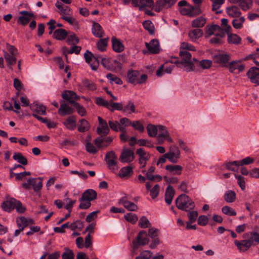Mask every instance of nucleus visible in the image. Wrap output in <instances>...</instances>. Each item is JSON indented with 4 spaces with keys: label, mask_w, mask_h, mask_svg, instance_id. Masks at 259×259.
<instances>
[{
    "label": "nucleus",
    "mask_w": 259,
    "mask_h": 259,
    "mask_svg": "<svg viewBox=\"0 0 259 259\" xmlns=\"http://www.w3.org/2000/svg\"><path fill=\"white\" fill-rule=\"evenodd\" d=\"M203 34V31L199 29H195L191 30L188 33L190 39L193 41H195L199 38L201 37Z\"/></svg>",
    "instance_id": "obj_28"
},
{
    "label": "nucleus",
    "mask_w": 259,
    "mask_h": 259,
    "mask_svg": "<svg viewBox=\"0 0 259 259\" xmlns=\"http://www.w3.org/2000/svg\"><path fill=\"white\" fill-rule=\"evenodd\" d=\"M181 60H176L174 63L178 65L182 64L187 72L193 71L194 65L191 61V54L187 50L181 51L179 53Z\"/></svg>",
    "instance_id": "obj_2"
},
{
    "label": "nucleus",
    "mask_w": 259,
    "mask_h": 259,
    "mask_svg": "<svg viewBox=\"0 0 259 259\" xmlns=\"http://www.w3.org/2000/svg\"><path fill=\"white\" fill-rule=\"evenodd\" d=\"M133 173V168L131 166H126L121 168L119 172V176L122 178L128 177Z\"/></svg>",
    "instance_id": "obj_34"
},
{
    "label": "nucleus",
    "mask_w": 259,
    "mask_h": 259,
    "mask_svg": "<svg viewBox=\"0 0 259 259\" xmlns=\"http://www.w3.org/2000/svg\"><path fill=\"white\" fill-rule=\"evenodd\" d=\"M32 179H35V181H32L33 190L36 193L39 192L42 187V179L38 178H32Z\"/></svg>",
    "instance_id": "obj_35"
},
{
    "label": "nucleus",
    "mask_w": 259,
    "mask_h": 259,
    "mask_svg": "<svg viewBox=\"0 0 259 259\" xmlns=\"http://www.w3.org/2000/svg\"><path fill=\"white\" fill-rule=\"evenodd\" d=\"M165 169L173 175H180L183 167L179 165H167L165 166Z\"/></svg>",
    "instance_id": "obj_32"
},
{
    "label": "nucleus",
    "mask_w": 259,
    "mask_h": 259,
    "mask_svg": "<svg viewBox=\"0 0 259 259\" xmlns=\"http://www.w3.org/2000/svg\"><path fill=\"white\" fill-rule=\"evenodd\" d=\"M249 242H247L245 240L241 241H238L237 240L234 241V244L237 246L238 249L240 252H245L248 250L251 247L249 244Z\"/></svg>",
    "instance_id": "obj_23"
},
{
    "label": "nucleus",
    "mask_w": 259,
    "mask_h": 259,
    "mask_svg": "<svg viewBox=\"0 0 259 259\" xmlns=\"http://www.w3.org/2000/svg\"><path fill=\"white\" fill-rule=\"evenodd\" d=\"M149 242L148 234L147 232L142 230L141 231L137 236L136 239L133 241V248L137 249L140 246H144Z\"/></svg>",
    "instance_id": "obj_4"
},
{
    "label": "nucleus",
    "mask_w": 259,
    "mask_h": 259,
    "mask_svg": "<svg viewBox=\"0 0 259 259\" xmlns=\"http://www.w3.org/2000/svg\"><path fill=\"white\" fill-rule=\"evenodd\" d=\"M154 5L153 0H141L140 2L139 9L142 10L145 7H151Z\"/></svg>",
    "instance_id": "obj_57"
},
{
    "label": "nucleus",
    "mask_w": 259,
    "mask_h": 259,
    "mask_svg": "<svg viewBox=\"0 0 259 259\" xmlns=\"http://www.w3.org/2000/svg\"><path fill=\"white\" fill-rule=\"evenodd\" d=\"M78 201L80 202V204L78 206V208L80 209H88L91 205V201L87 200H81V197L79 198Z\"/></svg>",
    "instance_id": "obj_59"
},
{
    "label": "nucleus",
    "mask_w": 259,
    "mask_h": 259,
    "mask_svg": "<svg viewBox=\"0 0 259 259\" xmlns=\"http://www.w3.org/2000/svg\"><path fill=\"white\" fill-rule=\"evenodd\" d=\"M63 124L69 130H74L76 127V121L74 116L68 117L64 122Z\"/></svg>",
    "instance_id": "obj_29"
},
{
    "label": "nucleus",
    "mask_w": 259,
    "mask_h": 259,
    "mask_svg": "<svg viewBox=\"0 0 259 259\" xmlns=\"http://www.w3.org/2000/svg\"><path fill=\"white\" fill-rule=\"evenodd\" d=\"M13 158L22 165H26L27 164L28 161L27 158L20 153H15Z\"/></svg>",
    "instance_id": "obj_39"
},
{
    "label": "nucleus",
    "mask_w": 259,
    "mask_h": 259,
    "mask_svg": "<svg viewBox=\"0 0 259 259\" xmlns=\"http://www.w3.org/2000/svg\"><path fill=\"white\" fill-rule=\"evenodd\" d=\"M122 111L124 112H128L130 113H135V106L133 102L131 101H128L126 105L123 106Z\"/></svg>",
    "instance_id": "obj_46"
},
{
    "label": "nucleus",
    "mask_w": 259,
    "mask_h": 259,
    "mask_svg": "<svg viewBox=\"0 0 259 259\" xmlns=\"http://www.w3.org/2000/svg\"><path fill=\"white\" fill-rule=\"evenodd\" d=\"M226 12L229 16L233 18H237L240 17L241 12L239 9L235 6L227 8Z\"/></svg>",
    "instance_id": "obj_26"
},
{
    "label": "nucleus",
    "mask_w": 259,
    "mask_h": 259,
    "mask_svg": "<svg viewBox=\"0 0 259 259\" xmlns=\"http://www.w3.org/2000/svg\"><path fill=\"white\" fill-rule=\"evenodd\" d=\"M16 201V199L13 198H11L9 200L3 202L2 203V207L5 211L10 212L15 209V207H16L15 203Z\"/></svg>",
    "instance_id": "obj_19"
},
{
    "label": "nucleus",
    "mask_w": 259,
    "mask_h": 259,
    "mask_svg": "<svg viewBox=\"0 0 259 259\" xmlns=\"http://www.w3.org/2000/svg\"><path fill=\"white\" fill-rule=\"evenodd\" d=\"M119 203L122 204L128 211H135L138 209V206L134 203L127 201L125 197L119 199Z\"/></svg>",
    "instance_id": "obj_21"
},
{
    "label": "nucleus",
    "mask_w": 259,
    "mask_h": 259,
    "mask_svg": "<svg viewBox=\"0 0 259 259\" xmlns=\"http://www.w3.org/2000/svg\"><path fill=\"white\" fill-rule=\"evenodd\" d=\"M99 126L97 128V132L98 134L106 136L109 132L110 128L108 125L107 122L103 119L101 117H98Z\"/></svg>",
    "instance_id": "obj_7"
},
{
    "label": "nucleus",
    "mask_w": 259,
    "mask_h": 259,
    "mask_svg": "<svg viewBox=\"0 0 259 259\" xmlns=\"http://www.w3.org/2000/svg\"><path fill=\"white\" fill-rule=\"evenodd\" d=\"M180 12L184 15H188L190 17H193L194 15H198L201 13L199 8L197 6L193 7L188 5L187 8H180Z\"/></svg>",
    "instance_id": "obj_9"
},
{
    "label": "nucleus",
    "mask_w": 259,
    "mask_h": 259,
    "mask_svg": "<svg viewBox=\"0 0 259 259\" xmlns=\"http://www.w3.org/2000/svg\"><path fill=\"white\" fill-rule=\"evenodd\" d=\"M67 36V31L61 28L55 30L53 34V37L57 40H64Z\"/></svg>",
    "instance_id": "obj_30"
},
{
    "label": "nucleus",
    "mask_w": 259,
    "mask_h": 259,
    "mask_svg": "<svg viewBox=\"0 0 259 259\" xmlns=\"http://www.w3.org/2000/svg\"><path fill=\"white\" fill-rule=\"evenodd\" d=\"M85 148L87 151L91 154H95L98 152L97 148L90 142L86 144Z\"/></svg>",
    "instance_id": "obj_64"
},
{
    "label": "nucleus",
    "mask_w": 259,
    "mask_h": 259,
    "mask_svg": "<svg viewBox=\"0 0 259 259\" xmlns=\"http://www.w3.org/2000/svg\"><path fill=\"white\" fill-rule=\"evenodd\" d=\"M164 156L172 163H177L180 157V151L176 146H171L168 152L164 154Z\"/></svg>",
    "instance_id": "obj_5"
},
{
    "label": "nucleus",
    "mask_w": 259,
    "mask_h": 259,
    "mask_svg": "<svg viewBox=\"0 0 259 259\" xmlns=\"http://www.w3.org/2000/svg\"><path fill=\"white\" fill-rule=\"evenodd\" d=\"M147 131L149 137H155L157 135L158 129L155 125L149 124L147 126Z\"/></svg>",
    "instance_id": "obj_48"
},
{
    "label": "nucleus",
    "mask_w": 259,
    "mask_h": 259,
    "mask_svg": "<svg viewBox=\"0 0 259 259\" xmlns=\"http://www.w3.org/2000/svg\"><path fill=\"white\" fill-rule=\"evenodd\" d=\"M128 81L133 84H143L146 82L148 76L146 74H140L137 70H130L127 73Z\"/></svg>",
    "instance_id": "obj_3"
},
{
    "label": "nucleus",
    "mask_w": 259,
    "mask_h": 259,
    "mask_svg": "<svg viewBox=\"0 0 259 259\" xmlns=\"http://www.w3.org/2000/svg\"><path fill=\"white\" fill-rule=\"evenodd\" d=\"M175 195V191L170 185H168L166 189L165 193V201L168 204H171L173 197Z\"/></svg>",
    "instance_id": "obj_27"
},
{
    "label": "nucleus",
    "mask_w": 259,
    "mask_h": 259,
    "mask_svg": "<svg viewBox=\"0 0 259 259\" xmlns=\"http://www.w3.org/2000/svg\"><path fill=\"white\" fill-rule=\"evenodd\" d=\"M15 56V55H11L8 53H6L4 55L5 58L7 63V66L12 70L13 68L11 66L16 63L17 59Z\"/></svg>",
    "instance_id": "obj_36"
},
{
    "label": "nucleus",
    "mask_w": 259,
    "mask_h": 259,
    "mask_svg": "<svg viewBox=\"0 0 259 259\" xmlns=\"http://www.w3.org/2000/svg\"><path fill=\"white\" fill-rule=\"evenodd\" d=\"M124 218L127 221L132 224H135L138 219L136 214L131 212L125 214Z\"/></svg>",
    "instance_id": "obj_55"
},
{
    "label": "nucleus",
    "mask_w": 259,
    "mask_h": 259,
    "mask_svg": "<svg viewBox=\"0 0 259 259\" xmlns=\"http://www.w3.org/2000/svg\"><path fill=\"white\" fill-rule=\"evenodd\" d=\"M136 154L139 156V162L142 167L146 166L147 161L149 159L150 155L149 153L146 152L142 148L138 149L136 150Z\"/></svg>",
    "instance_id": "obj_10"
},
{
    "label": "nucleus",
    "mask_w": 259,
    "mask_h": 259,
    "mask_svg": "<svg viewBox=\"0 0 259 259\" xmlns=\"http://www.w3.org/2000/svg\"><path fill=\"white\" fill-rule=\"evenodd\" d=\"M80 124L78 127V131L79 132L88 131L90 127V124L85 119H82L79 121Z\"/></svg>",
    "instance_id": "obj_43"
},
{
    "label": "nucleus",
    "mask_w": 259,
    "mask_h": 259,
    "mask_svg": "<svg viewBox=\"0 0 259 259\" xmlns=\"http://www.w3.org/2000/svg\"><path fill=\"white\" fill-rule=\"evenodd\" d=\"M144 28L148 30L150 34L154 33V25L150 21H145L143 22Z\"/></svg>",
    "instance_id": "obj_58"
},
{
    "label": "nucleus",
    "mask_w": 259,
    "mask_h": 259,
    "mask_svg": "<svg viewBox=\"0 0 259 259\" xmlns=\"http://www.w3.org/2000/svg\"><path fill=\"white\" fill-rule=\"evenodd\" d=\"M65 228H69V223L67 222L61 225L60 227H55L54 228V231L55 233H64L65 232Z\"/></svg>",
    "instance_id": "obj_62"
},
{
    "label": "nucleus",
    "mask_w": 259,
    "mask_h": 259,
    "mask_svg": "<svg viewBox=\"0 0 259 259\" xmlns=\"http://www.w3.org/2000/svg\"><path fill=\"white\" fill-rule=\"evenodd\" d=\"M193 60L197 62L198 65L204 69L209 68L212 64V61L207 59L197 61L196 59L194 58Z\"/></svg>",
    "instance_id": "obj_44"
},
{
    "label": "nucleus",
    "mask_w": 259,
    "mask_h": 259,
    "mask_svg": "<svg viewBox=\"0 0 259 259\" xmlns=\"http://www.w3.org/2000/svg\"><path fill=\"white\" fill-rule=\"evenodd\" d=\"M222 211L224 213L228 215L234 216L236 215V212L235 210L228 206L223 207Z\"/></svg>",
    "instance_id": "obj_60"
},
{
    "label": "nucleus",
    "mask_w": 259,
    "mask_h": 259,
    "mask_svg": "<svg viewBox=\"0 0 259 259\" xmlns=\"http://www.w3.org/2000/svg\"><path fill=\"white\" fill-rule=\"evenodd\" d=\"M230 56L227 54H219L214 57L215 62L219 63L223 66H226V63L230 60Z\"/></svg>",
    "instance_id": "obj_24"
},
{
    "label": "nucleus",
    "mask_w": 259,
    "mask_h": 259,
    "mask_svg": "<svg viewBox=\"0 0 259 259\" xmlns=\"http://www.w3.org/2000/svg\"><path fill=\"white\" fill-rule=\"evenodd\" d=\"M108 39V38L100 39V40L97 43V47L99 51L104 52L106 50V48L107 46Z\"/></svg>",
    "instance_id": "obj_49"
},
{
    "label": "nucleus",
    "mask_w": 259,
    "mask_h": 259,
    "mask_svg": "<svg viewBox=\"0 0 259 259\" xmlns=\"http://www.w3.org/2000/svg\"><path fill=\"white\" fill-rule=\"evenodd\" d=\"M244 237L248 238L247 239H245L247 242H249L250 246L253 245V242H255L259 243V234L256 232H250L245 233L244 235Z\"/></svg>",
    "instance_id": "obj_17"
},
{
    "label": "nucleus",
    "mask_w": 259,
    "mask_h": 259,
    "mask_svg": "<svg viewBox=\"0 0 259 259\" xmlns=\"http://www.w3.org/2000/svg\"><path fill=\"white\" fill-rule=\"evenodd\" d=\"M212 2V10L216 14L222 13V11H219L221 6L225 3V0H210Z\"/></svg>",
    "instance_id": "obj_37"
},
{
    "label": "nucleus",
    "mask_w": 259,
    "mask_h": 259,
    "mask_svg": "<svg viewBox=\"0 0 259 259\" xmlns=\"http://www.w3.org/2000/svg\"><path fill=\"white\" fill-rule=\"evenodd\" d=\"M239 5L243 11L248 10L251 5V0H239Z\"/></svg>",
    "instance_id": "obj_50"
},
{
    "label": "nucleus",
    "mask_w": 259,
    "mask_h": 259,
    "mask_svg": "<svg viewBox=\"0 0 259 259\" xmlns=\"http://www.w3.org/2000/svg\"><path fill=\"white\" fill-rule=\"evenodd\" d=\"M106 77L110 80L111 83L114 82L117 84H122V81L121 79L117 77L114 74L108 73L106 75Z\"/></svg>",
    "instance_id": "obj_53"
},
{
    "label": "nucleus",
    "mask_w": 259,
    "mask_h": 259,
    "mask_svg": "<svg viewBox=\"0 0 259 259\" xmlns=\"http://www.w3.org/2000/svg\"><path fill=\"white\" fill-rule=\"evenodd\" d=\"M62 97L64 100L67 101L73 106L74 104L77 103V102H75V101L79 99V97L75 93L71 91L67 90L63 92L62 94Z\"/></svg>",
    "instance_id": "obj_11"
},
{
    "label": "nucleus",
    "mask_w": 259,
    "mask_h": 259,
    "mask_svg": "<svg viewBox=\"0 0 259 259\" xmlns=\"http://www.w3.org/2000/svg\"><path fill=\"white\" fill-rule=\"evenodd\" d=\"M22 16L18 18L17 22L22 25H25L29 22L30 18L34 16L33 14L30 13L26 11H22L20 12Z\"/></svg>",
    "instance_id": "obj_14"
},
{
    "label": "nucleus",
    "mask_w": 259,
    "mask_h": 259,
    "mask_svg": "<svg viewBox=\"0 0 259 259\" xmlns=\"http://www.w3.org/2000/svg\"><path fill=\"white\" fill-rule=\"evenodd\" d=\"M241 38L236 34L229 33L228 35V42L229 44H239Z\"/></svg>",
    "instance_id": "obj_42"
},
{
    "label": "nucleus",
    "mask_w": 259,
    "mask_h": 259,
    "mask_svg": "<svg viewBox=\"0 0 259 259\" xmlns=\"http://www.w3.org/2000/svg\"><path fill=\"white\" fill-rule=\"evenodd\" d=\"M97 193L93 189L86 190L82 194L81 197V200H87L88 201H93L97 198Z\"/></svg>",
    "instance_id": "obj_20"
},
{
    "label": "nucleus",
    "mask_w": 259,
    "mask_h": 259,
    "mask_svg": "<svg viewBox=\"0 0 259 259\" xmlns=\"http://www.w3.org/2000/svg\"><path fill=\"white\" fill-rule=\"evenodd\" d=\"M92 32L93 34L97 37H102L104 35V30L102 26L97 22H93Z\"/></svg>",
    "instance_id": "obj_22"
},
{
    "label": "nucleus",
    "mask_w": 259,
    "mask_h": 259,
    "mask_svg": "<svg viewBox=\"0 0 259 259\" xmlns=\"http://www.w3.org/2000/svg\"><path fill=\"white\" fill-rule=\"evenodd\" d=\"M74 256L73 251L68 248H65V252L61 255L62 259H73Z\"/></svg>",
    "instance_id": "obj_61"
},
{
    "label": "nucleus",
    "mask_w": 259,
    "mask_h": 259,
    "mask_svg": "<svg viewBox=\"0 0 259 259\" xmlns=\"http://www.w3.org/2000/svg\"><path fill=\"white\" fill-rule=\"evenodd\" d=\"M150 223L149 220L147 219L146 217H142L141 218L139 221V225L142 228H146L148 227Z\"/></svg>",
    "instance_id": "obj_63"
},
{
    "label": "nucleus",
    "mask_w": 259,
    "mask_h": 259,
    "mask_svg": "<svg viewBox=\"0 0 259 259\" xmlns=\"http://www.w3.org/2000/svg\"><path fill=\"white\" fill-rule=\"evenodd\" d=\"M176 0H159L156 2L155 10L160 11L163 8H168L172 6Z\"/></svg>",
    "instance_id": "obj_13"
},
{
    "label": "nucleus",
    "mask_w": 259,
    "mask_h": 259,
    "mask_svg": "<svg viewBox=\"0 0 259 259\" xmlns=\"http://www.w3.org/2000/svg\"><path fill=\"white\" fill-rule=\"evenodd\" d=\"M74 112V109L69 107L66 103L61 104L58 111V114L61 116H65L67 115L72 114Z\"/></svg>",
    "instance_id": "obj_16"
},
{
    "label": "nucleus",
    "mask_w": 259,
    "mask_h": 259,
    "mask_svg": "<svg viewBox=\"0 0 259 259\" xmlns=\"http://www.w3.org/2000/svg\"><path fill=\"white\" fill-rule=\"evenodd\" d=\"M229 69L232 73H239L244 69V66L240 64V61H234L228 65Z\"/></svg>",
    "instance_id": "obj_15"
},
{
    "label": "nucleus",
    "mask_w": 259,
    "mask_h": 259,
    "mask_svg": "<svg viewBox=\"0 0 259 259\" xmlns=\"http://www.w3.org/2000/svg\"><path fill=\"white\" fill-rule=\"evenodd\" d=\"M112 45L113 50L116 52H121L124 50L122 44L115 37L112 38Z\"/></svg>",
    "instance_id": "obj_33"
},
{
    "label": "nucleus",
    "mask_w": 259,
    "mask_h": 259,
    "mask_svg": "<svg viewBox=\"0 0 259 259\" xmlns=\"http://www.w3.org/2000/svg\"><path fill=\"white\" fill-rule=\"evenodd\" d=\"M108 165V167L113 172H115L118 169L117 159L105 160Z\"/></svg>",
    "instance_id": "obj_41"
},
{
    "label": "nucleus",
    "mask_w": 259,
    "mask_h": 259,
    "mask_svg": "<svg viewBox=\"0 0 259 259\" xmlns=\"http://www.w3.org/2000/svg\"><path fill=\"white\" fill-rule=\"evenodd\" d=\"M113 141L111 137H106L103 135L98 137L94 140V143L99 149H103L107 147Z\"/></svg>",
    "instance_id": "obj_6"
},
{
    "label": "nucleus",
    "mask_w": 259,
    "mask_h": 259,
    "mask_svg": "<svg viewBox=\"0 0 259 259\" xmlns=\"http://www.w3.org/2000/svg\"><path fill=\"white\" fill-rule=\"evenodd\" d=\"M206 22V18L202 16H200L192 21L191 26L194 28H201L204 26Z\"/></svg>",
    "instance_id": "obj_31"
},
{
    "label": "nucleus",
    "mask_w": 259,
    "mask_h": 259,
    "mask_svg": "<svg viewBox=\"0 0 259 259\" xmlns=\"http://www.w3.org/2000/svg\"><path fill=\"white\" fill-rule=\"evenodd\" d=\"M33 222L32 220L30 219L28 220L24 217H21L17 220V226L22 227L23 228V230L29 224H33Z\"/></svg>",
    "instance_id": "obj_38"
},
{
    "label": "nucleus",
    "mask_w": 259,
    "mask_h": 259,
    "mask_svg": "<svg viewBox=\"0 0 259 259\" xmlns=\"http://www.w3.org/2000/svg\"><path fill=\"white\" fill-rule=\"evenodd\" d=\"M82 84L89 90L95 91L96 90L97 87L95 83L87 79H85L82 80Z\"/></svg>",
    "instance_id": "obj_52"
},
{
    "label": "nucleus",
    "mask_w": 259,
    "mask_h": 259,
    "mask_svg": "<svg viewBox=\"0 0 259 259\" xmlns=\"http://www.w3.org/2000/svg\"><path fill=\"white\" fill-rule=\"evenodd\" d=\"M247 75L250 81L256 85H259V68L252 67L247 72Z\"/></svg>",
    "instance_id": "obj_12"
},
{
    "label": "nucleus",
    "mask_w": 259,
    "mask_h": 259,
    "mask_svg": "<svg viewBox=\"0 0 259 259\" xmlns=\"http://www.w3.org/2000/svg\"><path fill=\"white\" fill-rule=\"evenodd\" d=\"M146 47L151 53L157 54L159 51V43L157 39H152L149 43H146Z\"/></svg>",
    "instance_id": "obj_18"
},
{
    "label": "nucleus",
    "mask_w": 259,
    "mask_h": 259,
    "mask_svg": "<svg viewBox=\"0 0 259 259\" xmlns=\"http://www.w3.org/2000/svg\"><path fill=\"white\" fill-rule=\"evenodd\" d=\"M177 207L182 210L189 211L194 208L195 205L189 197L185 194L180 195L176 200Z\"/></svg>",
    "instance_id": "obj_1"
},
{
    "label": "nucleus",
    "mask_w": 259,
    "mask_h": 259,
    "mask_svg": "<svg viewBox=\"0 0 259 259\" xmlns=\"http://www.w3.org/2000/svg\"><path fill=\"white\" fill-rule=\"evenodd\" d=\"M101 55H97L93 59V61L89 63L92 69L94 70H97L99 65V59H100Z\"/></svg>",
    "instance_id": "obj_54"
},
{
    "label": "nucleus",
    "mask_w": 259,
    "mask_h": 259,
    "mask_svg": "<svg viewBox=\"0 0 259 259\" xmlns=\"http://www.w3.org/2000/svg\"><path fill=\"white\" fill-rule=\"evenodd\" d=\"M236 198V194L234 191H227L224 195V199L227 202L231 203L234 201Z\"/></svg>",
    "instance_id": "obj_45"
},
{
    "label": "nucleus",
    "mask_w": 259,
    "mask_h": 259,
    "mask_svg": "<svg viewBox=\"0 0 259 259\" xmlns=\"http://www.w3.org/2000/svg\"><path fill=\"white\" fill-rule=\"evenodd\" d=\"M83 227V222L80 220H76L73 223L69 224V228L72 230L78 229L81 230Z\"/></svg>",
    "instance_id": "obj_51"
},
{
    "label": "nucleus",
    "mask_w": 259,
    "mask_h": 259,
    "mask_svg": "<svg viewBox=\"0 0 259 259\" xmlns=\"http://www.w3.org/2000/svg\"><path fill=\"white\" fill-rule=\"evenodd\" d=\"M217 29H220V26L217 25H212L211 26H207L205 28V37H208L214 34L217 31Z\"/></svg>",
    "instance_id": "obj_40"
},
{
    "label": "nucleus",
    "mask_w": 259,
    "mask_h": 259,
    "mask_svg": "<svg viewBox=\"0 0 259 259\" xmlns=\"http://www.w3.org/2000/svg\"><path fill=\"white\" fill-rule=\"evenodd\" d=\"M160 186L158 184L155 185L150 191V195L152 199L156 198L159 194Z\"/></svg>",
    "instance_id": "obj_56"
},
{
    "label": "nucleus",
    "mask_w": 259,
    "mask_h": 259,
    "mask_svg": "<svg viewBox=\"0 0 259 259\" xmlns=\"http://www.w3.org/2000/svg\"><path fill=\"white\" fill-rule=\"evenodd\" d=\"M134 159V153L129 148L123 149L119 157L120 161L122 163H130Z\"/></svg>",
    "instance_id": "obj_8"
},
{
    "label": "nucleus",
    "mask_w": 259,
    "mask_h": 259,
    "mask_svg": "<svg viewBox=\"0 0 259 259\" xmlns=\"http://www.w3.org/2000/svg\"><path fill=\"white\" fill-rule=\"evenodd\" d=\"M239 162L238 161H234L232 162H227L226 163V168L231 171H236L238 169Z\"/></svg>",
    "instance_id": "obj_47"
},
{
    "label": "nucleus",
    "mask_w": 259,
    "mask_h": 259,
    "mask_svg": "<svg viewBox=\"0 0 259 259\" xmlns=\"http://www.w3.org/2000/svg\"><path fill=\"white\" fill-rule=\"evenodd\" d=\"M30 109L37 113L41 115H45L46 107L42 105L39 104L36 102H34L30 105Z\"/></svg>",
    "instance_id": "obj_25"
}]
</instances>
